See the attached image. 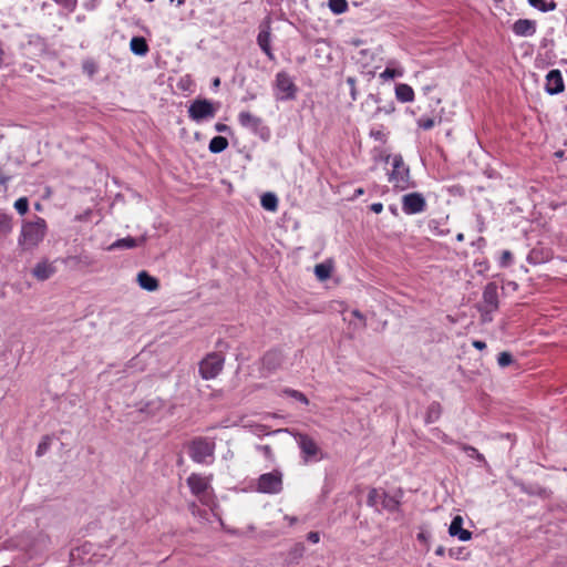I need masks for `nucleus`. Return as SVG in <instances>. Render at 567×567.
<instances>
[{
    "mask_svg": "<svg viewBox=\"0 0 567 567\" xmlns=\"http://www.w3.org/2000/svg\"><path fill=\"white\" fill-rule=\"evenodd\" d=\"M49 446H50V443H49V440L48 437H44L39 444H38V447H37V451H35V455L38 457H41L42 455H44L47 453V451L49 450Z\"/></svg>",
    "mask_w": 567,
    "mask_h": 567,
    "instance_id": "obj_45",
    "label": "nucleus"
},
{
    "mask_svg": "<svg viewBox=\"0 0 567 567\" xmlns=\"http://www.w3.org/2000/svg\"><path fill=\"white\" fill-rule=\"evenodd\" d=\"M215 443L207 437H197L189 445V457L199 464H210L214 460Z\"/></svg>",
    "mask_w": 567,
    "mask_h": 567,
    "instance_id": "obj_4",
    "label": "nucleus"
},
{
    "mask_svg": "<svg viewBox=\"0 0 567 567\" xmlns=\"http://www.w3.org/2000/svg\"><path fill=\"white\" fill-rule=\"evenodd\" d=\"M12 179V175L4 171L3 167H0V193L6 192L8 188V183Z\"/></svg>",
    "mask_w": 567,
    "mask_h": 567,
    "instance_id": "obj_37",
    "label": "nucleus"
},
{
    "mask_svg": "<svg viewBox=\"0 0 567 567\" xmlns=\"http://www.w3.org/2000/svg\"><path fill=\"white\" fill-rule=\"evenodd\" d=\"M435 125V122L431 117H420L417 120V126L424 131L431 130Z\"/></svg>",
    "mask_w": 567,
    "mask_h": 567,
    "instance_id": "obj_42",
    "label": "nucleus"
},
{
    "mask_svg": "<svg viewBox=\"0 0 567 567\" xmlns=\"http://www.w3.org/2000/svg\"><path fill=\"white\" fill-rule=\"evenodd\" d=\"M284 393L290 398H293L296 399L297 401L301 402L302 404L305 405H308L309 404V400L307 399V396L300 392V391H297V390H293V389H285L284 390Z\"/></svg>",
    "mask_w": 567,
    "mask_h": 567,
    "instance_id": "obj_33",
    "label": "nucleus"
},
{
    "mask_svg": "<svg viewBox=\"0 0 567 567\" xmlns=\"http://www.w3.org/2000/svg\"><path fill=\"white\" fill-rule=\"evenodd\" d=\"M13 206L20 215H24L29 210V200L27 197H20L14 202Z\"/></svg>",
    "mask_w": 567,
    "mask_h": 567,
    "instance_id": "obj_35",
    "label": "nucleus"
},
{
    "mask_svg": "<svg viewBox=\"0 0 567 567\" xmlns=\"http://www.w3.org/2000/svg\"><path fill=\"white\" fill-rule=\"evenodd\" d=\"M520 487V491L528 495H543L546 491L539 486H526L523 483H516Z\"/></svg>",
    "mask_w": 567,
    "mask_h": 567,
    "instance_id": "obj_34",
    "label": "nucleus"
},
{
    "mask_svg": "<svg viewBox=\"0 0 567 567\" xmlns=\"http://www.w3.org/2000/svg\"><path fill=\"white\" fill-rule=\"evenodd\" d=\"M49 7H50V3H48V2H43V3L41 4V9H42V10H45V9H48Z\"/></svg>",
    "mask_w": 567,
    "mask_h": 567,
    "instance_id": "obj_62",
    "label": "nucleus"
},
{
    "mask_svg": "<svg viewBox=\"0 0 567 567\" xmlns=\"http://www.w3.org/2000/svg\"><path fill=\"white\" fill-rule=\"evenodd\" d=\"M472 346L477 350H484L486 348V343L482 340H474Z\"/></svg>",
    "mask_w": 567,
    "mask_h": 567,
    "instance_id": "obj_56",
    "label": "nucleus"
},
{
    "mask_svg": "<svg viewBox=\"0 0 567 567\" xmlns=\"http://www.w3.org/2000/svg\"><path fill=\"white\" fill-rule=\"evenodd\" d=\"M367 504L378 512L381 509L395 512L400 506V502L394 496H391L386 492L378 488H371L369 491Z\"/></svg>",
    "mask_w": 567,
    "mask_h": 567,
    "instance_id": "obj_6",
    "label": "nucleus"
},
{
    "mask_svg": "<svg viewBox=\"0 0 567 567\" xmlns=\"http://www.w3.org/2000/svg\"><path fill=\"white\" fill-rule=\"evenodd\" d=\"M402 76V71L396 69L386 68L381 74L380 78L383 80H391L395 78Z\"/></svg>",
    "mask_w": 567,
    "mask_h": 567,
    "instance_id": "obj_39",
    "label": "nucleus"
},
{
    "mask_svg": "<svg viewBox=\"0 0 567 567\" xmlns=\"http://www.w3.org/2000/svg\"><path fill=\"white\" fill-rule=\"evenodd\" d=\"M463 549L462 548H451L449 550V555L453 558L460 559L462 555Z\"/></svg>",
    "mask_w": 567,
    "mask_h": 567,
    "instance_id": "obj_52",
    "label": "nucleus"
},
{
    "mask_svg": "<svg viewBox=\"0 0 567 567\" xmlns=\"http://www.w3.org/2000/svg\"><path fill=\"white\" fill-rule=\"evenodd\" d=\"M307 539L311 542L312 544H317L320 540V535L318 532H310L307 535Z\"/></svg>",
    "mask_w": 567,
    "mask_h": 567,
    "instance_id": "obj_50",
    "label": "nucleus"
},
{
    "mask_svg": "<svg viewBox=\"0 0 567 567\" xmlns=\"http://www.w3.org/2000/svg\"><path fill=\"white\" fill-rule=\"evenodd\" d=\"M463 451L467 453V455L472 458H475L476 461L486 464L485 456L478 452L475 447L471 445H463Z\"/></svg>",
    "mask_w": 567,
    "mask_h": 567,
    "instance_id": "obj_32",
    "label": "nucleus"
},
{
    "mask_svg": "<svg viewBox=\"0 0 567 567\" xmlns=\"http://www.w3.org/2000/svg\"><path fill=\"white\" fill-rule=\"evenodd\" d=\"M394 111L393 103H390L389 105H385L383 107H378L377 112H383L385 114H390Z\"/></svg>",
    "mask_w": 567,
    "mask_h": 567,
    "instance_id": "obj_53",
    "label": "nucleus"
},
{
    "mask_svg": "<svg viewBox=\"0 0 567 567\" xmlns=\"http://www.w3.org/2000/svg\"><path fill=\"white\" fill-rule=\"evenodd\" d=\"M303 550H305V547L302 544H298L296 545V547L292 549L291 554L295 556V557H301L302 554H303Z\"/></svg>",
    "mask_w": 567,
    "mask_h": 567,
    "instance_id": "obj_51",
    "label": "nucleus"
},
{
    "mask_svg": "<svg viewBox=\"0 0 567 567\" xmlns=\"http://www.w3.org/2000/svg\"><path fill=\"white\" fill-rule=\"evenodd\" d=\"M347 84L349 85V89H350V95H351V100L352 101H357L358 99V91H357V87H355V79L353 76H348L347 80H346Z\"/></svg>",
    "mask_w": 567,
    "mask_h": 567,
    "instance_id": "obj_44",
    "label": "nucleus"
},
{
    "mask_svg": "<svg viewBox=\"0 0 567 567\" xmlns=\"http://www.w3.org/2000/svg\"><path fill=\"white\" fill-rule=\"evenodd\" d=\"M47 221L37 216L32 221H24L18 238V245L23 250H31L39 246L47 235Z\"/></svg>",
    "mask_w": 567,
    "mask_h": 567,
    "instance_id": "obj_1",
    "label": "nucleus"
},
{
    "mask_svg": "<svg viewBox=\"0 0 567 567\" xmlns=\"http://www.w3.org/2000/svg\"><path fill=\"white\" fill-rule=\"evenodd\" d=\"M332 266L328 262H321L315 266V275L320 281H324L330 278Z\"/></svg>",
    "mask_w": 567,
    "mask_h": 567,
    "instance_id": "obj_26",
    "label": "nucleus"
},
{
    "mask_svg": "<svg viewBox=\"0 0 567 567\" xmlns=\"http://www.w3.org/2000/svg\"><path fill=\"white\" fill-rule=\"evenodd\" d=\"M251 429H252L251 430L252 433L257 436L277 434V433H281V432H289L288 429H278L275 431H268V427L264 424L251 425Z\"/></svg>",
    "mask_w": 567,
    "mask_h": 567,
    "instance_id": "obj_29",
    "label": "nucleus"
},
{
    "mask_svg": "<svg viewBox=\"0 0 567 567\" xmlns=\"http://www.w3.org/2000/svg\"><path fill=\"white\" fill-rule=\"evenodd\" d=\"M395 96L403 103L412 102L414 100V91L409 84L400 83L395 86Z\"/></svg>",
    "mask_w": 567,
    "mask_h": 567,
    "instance_id": "obj_21",
    "label": "nucleus"
},
{
    "mask_svg": "<svg viewBox=\"0 0 567 567\" xmlns=\"http://www.w3.org/2000/svg\"><path fill=\"white\" fill-rule=\"evenodd\" d=\"M225 359L219 353H210L204 358L199 364V373L203 379L210 380L216 378L223 370Z\"/></svg>",
    "mask_w": 567,
    "mask_h": 567,
    "instance_id": "obj_10",
    "label": "nucleus"
},
{
    "mask_svg": "<svg viewBox=\"0 0 567 567\" xmlns=\"http://www.w3.org/2000/svg\"><path fill=\"white\" fill-rule=\"evenodd\" d=\"M379 134H380V133H375V134H374L373 132L371 133V135H372V136H374V137H378V136H379Z\"/></svg>",
    "mask_w": 567,
    "mask_h": 567,
    "instance_id": "obj_64",
    "label": "nucleus"
},
{
    "mask_svg": "<svg viewBox=\"0 0 567 567\" xmlns=\"http://www.w3.org/2000/svg\"><path fill=\"white\" fill-rule=\"evenodd\" d=\"M145 241V238L144 237H141V238H133V237H125V238H121V239H117L115 240L114 243H112L110 246H109V250L112 251V250H116V249H132V248H135L142 244H144Z\"/></svg>",
    "mask_w": 567,
    "mask_h": 567,
    "instance_id": "obj_19",
    "label": "nucleus"
},
{
    "mask_svg": "<svg viewBox=\"0 0 567 567\" xmlns=\"http://www.w3.org/2000/svg\"><path fill=\"white\" fill-rule=\"evenodd\" d=\"M256 489L264 494H279L282 491L281 471L274 470L261 474L257 480Z\"/></svg>",
    "mask_w": 567,
    "mask_h": 567,
    "instance_id": "obj_9",
    "label": "nucleus"
},
{
    "mask_svg": "<svg viewBox=\"0 0 567 567\" xmlns=\"http://www.w3.org/2000/svg\"><path fill=\"white\" fill-rule=\"evenodd\" d=\"M227 147H228L227 138L224 136H220V135L214 136L210 140L209 145H208V150L213 154H219V153L224 152Z\"/></svg>",
    "mask_w": 567,
    "mask_h": 567,
    "instance_id": "obj_23",
    "label": "nucleus"
},
{
    "mask_svg": "<svg viewBox=\"0 0 567 567\" xmlns=\"http://www.w3.org/2000/svg\"><path fill=\"white\" fill-rule=\"evenodd\" d=\"M12 228V216L0 210V234L8 235Z\"/></svg>",
    "mask_w": 567,
    "mask_h": 567,
    "instance_id": "obj_27",
    "label": "nucleus"
},
{
    "mask_svg": "<svg viewBox=\"0 0 567 567\" xmlns=\"http://www.w3.org/2000/svg\"><path fill=\"white\" fill-rule=\"evenodd\" d=\"M328 6L334 14L344 13L349 8L347 0H329Z\"/></svg>",
    "mask_w": 567,
    "mask_h": 567,
    "instance_id": "obj_31",
    "label": "nucleus"
},
{
    "mask_svg": "<svg viewBox=\"0 0 567 567\" xmlns=\"http://www.w3.org/2000/svg\"><path fill=\"white\" fill-rule=\"evenodd\" d=\"M56 4L61 6L63 9L68 11V13H72L75 11L78 7V0H53Z\"/></svg>",
    "mask_w": 567,
    "mask_h": 567,
    "instance_id": "obj_36",
    "label": "nucleus"
},
{
    "mask_svg": "<svg viewBox=\"0 0 567 567\" xmlns=\"http://www.w3.org/2000/svg\"><path fill=\"white\" fill-rule=\"evenodd\" d=\"M463 518L460 515L453 517L449 527V534L452 537H457L461 542H467L472 538V533L463 527Z\"/></svg>",
    "mask_w": 567,
    "mask_h": 567,
    "instance_id": "obj_16",
    "label": "nucleus"
},
{
    "mask_svg": "<svg viewBox=\"0 0 567 567\" xmlns=\"http://www.w3.org/2000/svg\"><path fill=\"white\" fill-rule=\"evenodd\" d=\"M513 362V355L507 352L503 351L497 357V363L501 368L508 367Z\"/></svg>",
    "mask_w": 567,
    "mask_h": 567,
    "instance_id": "obj_38",
    "label": "nucleus"
},
{
    "mask_svg": "<svg viewBox=\"0 0 567 567\" xmlns=\"http://www.w3.org/2000/svg\"><path fill=\"white\" fill-rule=\"evenodd\" d=\"M219 109V103H214L207 99H195L188 106V117L196 122L202 123L215 117Z\"/></svg>",
    "mask_w": 567,
    "mask_h": 567,
    "instance_id": "obj_3",
    "label": "nucleus"
},
{
    "mask_svg": "<svg viewBox=\"0 0 567 567\" xmlns=\"http://www.w3.org/2000/svg\"><path fill=\"white\" fill-rule=\"evenodd\" d=\"M256 450L261 452L264 454V456L270 461V462H274L275 461V455H274V452L270 447V445H257L256 446Z\"/></svg>",
    "mask_w": 567,
    "mask_h": 567,
    "instance_id": "obj_43",
    "label": "nucleus"
},
{
    "mask_svg": "<svg viewBox=\"0 0 567 567\" xmlns=\"http://www.w3.org/2000/svg\"><path fill=\"white\" fill-rule=\"evenodd\" d=\"M92 214V210L91 209H86L85 212H83L82 214H79L74 217V220L76 221H85L90 218Z\"/></svg>",
    "mask_w": 567,
    "mask_h": 567,
    "instance_id": "obj_49",
    "label": "nucleus"
},
{
    "mask_svg": "<svg viewBox=\"0 0 567 567\" xmlns=\"http://www.w3.org/2000/svg\"><path fill=\"white\" fill-rule=\"evenodd\" d=\"M238 123L264 141H268L270 137V130L264 124L262 118L248 111H241L238 114Z\"/></svg>",
    "mask_w": 567,
    "mask_h": 567,
    "instance_id": "obj_5",
    "label": "nucleus"
},
{
    "mask_svg": "<svg viewBox=\"0 0 567 567\" xmlns=\"http://www.w3.org/2000/svg\"><path fill=\"white\" fill-rule=\"evenodd\" d=\"M426 207V200L421 193H409L402 197V210L406 215L421 214Z\"/></svg>",
    "mask_w": 567,
    "mask_h": 567,
    "instance_id": "obj_11",
    "label": "nucleus"
},
{
    "mask_svg": "<svg viewBox=\"0 0 567 567\" xmlns=\"http://www.w3.org/2000/svg\"><path fill=\"white\" fill-rule=\"evenodd\" d=\"M298 446L303 454L306 461L315 458L319 453L317 443L307 434L297 433L295 435Z\"/></svg>",
    "mask_w": 567,
    "mask_h": 567,
    "instance_id": "obj_12",
    "label": "nucleus"
},
{
    "mask_svg": "<svg viewBox=\"0 0 567 567\" xmlns=\"http://www.w3.org/2000/svg\"><path fill=\"white\" fill-rule=\"evenodd\" d=\"M264 209L275 212L278 208V198L274 193H266L260 199Z\"/></svg>",
    "mask_w": 567,
    "mask_h": 567,
    "instance_id": "obj_24",
    "label": "nucleus"
},
{
    "mask_svg": "<svg viewBox=\"0 0 567 567\" xmlns=\"http://www.w3.org/2000/svg\"><path fill=\"white\" fill-rule=\"evenodd\" d=\"M416 538L419 542L427 544L431 538V533L429 530L422 529L420 533H417Z\"/></svg>",
    "mask_w": 567,
    "mask_h": 567,
    "instance_id": "obj_48",
    "label": "nucleus"
},
{
    "mask_svg": "<svg viewBox=\"0 0 567 567\" xmlns=\"http://www.w3.org/2000/svg\"><path fill=\"white\" fill-rule=\"evenodd\" d=\"M392 172L389 175V181L393 183L394 187L406 189L411 186L410 169L404 165L403 157L396 154L392 158Z\"/></svg>",
    "mask_w": 567,
    "mask_h": 567,
    "instance_id": "obj_7",
    "label": "nucleus"
},
{
    "mask_svg": "<svg viewBox=\"0 0 567 567\" xmlns=\"http://www.w3.org/2000/svg\"><path fill=\"white\" fill-rule=\"evenodd\" d=\"M456 239L458 241H463L464 240V235L462 233L457 234Z\"/></svg>",
    "mask_w": 567,
    "mask_h": 567,
    "instance_id": "obj_61",
    "label": "nucleus"
},
{
    "mask_svg": "<svg viewBox=\"0 0 567 567\" xmlns=\"http://www.w3.org/2000/svg\"><path fill=\"white\" fill-rule=\"evenodd\" d=\"M529 4L543 12L553 11L556 8L554 0H528Z\"/></svg>",
    "mask_w": 567,
    "mask_h": 567,
    "instance_id": "obj_28",
    "label": "nucleus"
},
{
    "mask_svg": "<svg viewBox=\"0 0 567 567\" xmlns=\"http://www.w3.org/2000/svg\"><path fill=\"white\" fill-rule=\"evenodd\" d=\"M280 363V354L277 351H269L264 357V364L269 369H275Z\"/></svg>",
    "mask_w": 567,
    "mask_h": 567,
    "instance_id": "obj_30",
    "label": "nucleus"
},
{
    "mask_svg": "<svg viewBox=\"0 0 567 567\" xmlns=\"http://www.w3.org/2000/svg\"><path fill=\"white\" fill-rule=\"evenodd\" d=\"M435 554L437 556H443L445 554V548L443 546H439L436 549H435Z\"/></svg>",
    "mask_w": 567,
    "mask_h": 567,
    "instance_id": "obj_58",
    "label": "nucleus"
},
{
    "mask_svg": "<svg viewBox=\"0 0 567 567\" xmlns=\"http://www.w3.org/2000/svg\"><path fill=\"white\" fill-rule=\"evenodd\" d=\"M481 307L489 310L498 309V287L495 282H488L483 291V305Z\"/></svg>",
    "mask_w": 567,
    "mask_h": 567,
    "instance_id": "obj_15",
    "label": "nucleus"
},
{
    "mask_svg": "<svg viewBox=\"0 0 567 567\" xmlns=\"http://www.w3.org/2000/svg\"><path fill=\"white\" fill-rule=\"evenodd\" d=\"M297 90L296 84L287 72L280 71L277 73L275 81V96L278 101L295 100Z\"/></svg>",
    "mask_w": 567,
    "mask_h": 567,
    "instance_id": "obj_8",
    "label": "nucleus"
},
{
    "mask_svg": "<svg viewBox=\"0 0 567 567\" xmlns=\"http://www.w3.org/2000/svg\"><path fill=\"white\" fill-rule=\"evenodd\" d=\"M512 261H513V254L509 250H504L499 258V266L502 268L509 267L512 265Z\"/></svg>",
    "mask_w": 567,
    "mask_h": 567,
    "instance_id": "obj_41",
    "label": "nucleus"
},
{
    "mask_svg": "<svg viewBox=\"0 0 567 567\" xmlns=\"http://www.w3.org/2000/svg\"><path fill=\"white\" fill-rule=\"evenodd\" d=\"M55 267L53 266V264L47 261V260H43V261H40L35 265V267L32 269V275L38 279V280H47L49 279L50 277H52L54 274H55Z\"/></svg>",
    "mask_w": 567,
    "mask_h": 567,
    "instance_id": "obj_18",
    "label": "nucleus"
},
{
    "mask_svg": "<svg viewBox=\"0 0 567 567\" xmlns=\"http://www.w3.org/2000/svg\"><path fill=\"white\" fill-rule=\"evenodd\" d=\"M35 208H37L38 210H40V209H41V205H40L39 203H38V204H35Z\"/></svg>",
    "mask_w": 567,
    "mask_h": 567,
    "instance_id": "obj_63",
    "label": "nucleus"
},
{
    "mask_svg": "<svg viewBox=\"0 0 567 567\" xmlns=\"http://www.w3.org/2000/svg\"><path fill=\"white\" fill-rule=\"evenodd\" d=\"M370 209L375 213V214H380L382 210H383V204L382 203H373L371 206H370Z\"/></svg>",
    "mask_w": 567,
    "mask_h": 567,
    "instance_id": "obj_54",
    "label": "nucleus"
},
{
    "mask_svg": "<svg viewBox=\"0 0 567 567\" xmlns=\"http://www.w3.org/2000/svg\"><path fill=\"white\" fill-rule=\"evenodd\" d=\"M271 32H270V24L264 23L259 28V33L257 35V43L260 48V50L268 56L269 60H275V55L272 53L271 47Z\"/></svg>",
    "mask_w": 567,
    "mask_h": 567,
    "instance_id": "obj_14",
    "label": "nucleus"
},
{
    "mask_svg": "<svg viewBox=\"0 0 567 567\" xmlns=\"http://www.w3.org/2000/svg\"><path fill=\"white\" fill-rule=\"evenodd\" d=\"M131 51L140 56H144L148 52L146 40L142 37H134L130 42Z\"/></svg>",
    "mask_w": 567,
    "mask_h": 567,
    "instance_id": "obj_22",
    "label": "nucleus"
},
{
    "mask_svg": "<svg viewBox=\"0 0 567 567\" xmlns=\"http://www.w3.org/2000/svg\"><path fill=\"white\" fill-rule=\"evenodd\" d=\"M513 32L518 37H532L536 32V22L529 19H518L513 24Z\"/></svg>",
    "mask_w": 567,
    "mask_h": 567,
    "instance_id": "obj_17",
    "label": "nucleus"
},
{
    "mask_svg": "<svg viewBox=\"0 0 567 567\" xmlns=\"http://www.w3.org/2000/svg\"><path fill=\"white\" fill-rule=\"evenodd\" d=\"M482 321L483 322H491L493 320V312L495 310H489V308L480 307Z\"/></svg>",
    "mask_w": 567,
    "mask_h": 567,
    "instance_id": "obj_47",
    "label": "nucleus"
},
{
    "mask_svg": "<svg viewBox=\"0 0 567 567\" xmlns=\"http://www.w3.org/2000/svg\"><path fill=\"white\" fill-rule=\"evenodd\" d=\"M215 130H216L217 132H219V133H226V132H228V131H229V126H228V125H226V124H224V123H217V124L215 125Z\"/></svg>",
    "mask_w": 567,
    "mask_h": 567,
    "instance_id": "obj_55",
    "label": "nucleus"
},
{
    "mask_svg": "<svg viewBox=\"0 0 567 567\" xmlns=\"http://www.w3.org/2000/svg\"><path fill=\"white\" fill-rule=\"evenodd\" d=\"M219 84H220V79H219V78H215V79L213 80V86H214V87H218V86H219Z\"/></svg>",
    "mask_w": 567,
    "mask_h": 567,
    "instance_id": "obj_60",
    "label": "nucleus"
},
{
    "mask_svg": "<svg viewBox=\"0 0 567 567\" xmlns=\"http://www.w3.org/2000/svg\"><path fill=\"white\" fill-rule=\"evenodd\" d=\"M351 315L358 320V323H354L355 328L363 329L365 328V318L359 310H352Z\"/></svg>",
    "mask_w": 567,
    "mask_h": 567,
    "instance_id": "obj_46",
    "label": "nucleus"
},
{
    "mask_svg": "<svg viewBox=\"0 0 567 567\" xmlns=\"http://www.w3.org/2000/svg\"><path fill=\"white\" fill-rule=\"evenodd\" d=\"M441 412H442V409H441L440 403L432 402L427 408V411L425 414V422L426 423L436 422L441 416Z\"/></svg>",
    "mask_w": 567,
    "mask_h": 567,
    "instance_id": "obj_25",
    "label": "nucleus"
},
{
    "mask_svg": "<svg viewBox=\"0 0 567 567\" xmlns=\"http://www.w3.org/2000/svg\"><path fill=\"white\" fill-rule=\"evenodd\" d=\"M83 72L90 76H93L97 71V65L92 60H86L82 64Z\"/></svg>",
    "mask_w": 567,
    "mask_h": 567,
    "instance_id": "obj_40",
    "label": "nucleus"
},
{
    "mask_svg": "<svg viewBox=\"0 0 567 567\" xmlns=\"http://www.w3.org/2000/svg\"><path fill=\"white\" fill-rule=\"evenodd\" d=\"M186 483L192 494L195 495L202 504L206 506L213 505V488L208 477H205L200 474L192 473L187 477Z\"/></svg>",
    "mask_w": 567,
    "mask_h": 567,
    "instance_id": "obj_2",
    "label": "nucleus"
},
{
    "mask_svg": "<svg viewBox=\"0 0 567 567\" xmlns=\"http://www.w3.org/2000/svg\"><path fill=\"white\" fill-rule=\"evenodd\" d=\"M528 260L530 262H538L535 250L530 251V254L528 255Z\"/></svg>",
    "mask_w": 567,
    "mask_h": 567,
    "instance_id": "obj_57",
    "label": "nucleus"
},
{
    "mask_svg": "<svg viewBox=\"0 0 567 567\" xmlns=\"http://www.w3.org/2000/svg\"><path fill=\"white\" fill-rule=\"evenodd\" d=\"M137 282L141 288L147 291H155L158 288V280L151 276L147 271L143 270L137 274Z\"/></svg>",
    "mask_w": 567,
    "mask_h": 567,
    "instance_id": "obj_20",
    "label": "nucleus"
},
{
    "mask_svg": "<svg viewBox=\"0 0 567 567\" xmlns=\"http://www.w3.org/2000/svg\"><path fill=\"white\" fill-rule=\"evenodd\" d=\"M565 85L561 72L557 69L550 70L546 75L545 91L549 95H556L564 91Z\"/></svg>",
    "mask_w": 567,
    "mask_h": 567,
    "instance_id": "obj_13",
    "label": "nucleus"
},
{
    "mask_svg": "<svg viewBox=\"0 0 567 567\" xmlns=\"http://www.w3.org/2000/svg\"><path fill=\"white\" fill-rule=\"evenodd\" d=\"M363 194H364L363 188H357V189L354 190V197H359V196H361V195H363Z\"/></svg>",
    "mask_w": 567,
    "mask_h": 567,
    "instance_id": "obj_59",
    "label": "nucleus"
}]
</instances>
